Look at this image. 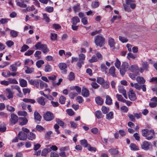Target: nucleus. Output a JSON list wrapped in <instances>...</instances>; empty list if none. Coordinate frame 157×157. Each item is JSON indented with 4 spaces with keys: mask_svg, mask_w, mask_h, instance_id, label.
<instances>
[{
    "mask_svg": "<svg viewBox=\"0 0 157 157\" xmlns=\"http://www.w3.org/2000/svg\"><path fill=\"white\" fill-rule=\"evenodd\" d=\"M142 135L145 139L148 140H151L155 137V133L154 130L147 129H142L141 130Z\"/></svg>",
    "mask_w": 157,
    "mask_h": 157,
    "instance_id": "nucleus-1",
    "label": "nucleus"
},
{
    "mask_svg": "<svg viewBox=\"0 0 157 157\" xmlns=\"http://www.w3.org/2000/svg\"><path fill=\"white\" fill-rule=\"evenodd\" d=\"M105 39L102 36L98 35L95 37V43L97 46L101 47L105 44Z\"/></svg>",
    "mask_w": 157,
    "mask_h": 157,
    "instance_id": "nucleus-2",
    "label": "nucleus"
},
{
    "mask_svg": "<svg viewBox=\"0 0 157 157\" xmlns=\"http://www.w3.org/2000/svg\"><path fill=\"white\" fill-rule=\"evenodd\" d=\"M36 49L40 50L41 49L43 52L46 54L49 51V50L46 44H42L40 42H38L35 45Z\"/></svg>",
    "mask_w": 157,
    "mask_h": 157,
    "instance_id": "nucleus-3",
    "label": "nucleus"
},
{
    "mask_svg": "<svg viewBox=\"0 0 157 157\" xmlns=\"http://www.w3.org/2000/svg\"><path fill=\"white\" fill-rule=\"evenodd\" d=\"M129 66L128 63L127 62H123L120 68V71L122 75H124L126 71L129 70Z\"/></svg>",
    "mask_w": 157,
    "mask_h": 157,
    "instance_id": "nucleus-4",
    "label": "nucleus"
},
{
    "mask_svg": "<svg viewBox=\"0 0 157 157\" xmlns=\"http://www.w3.org/2000/svg\"><path fill=\"white\" fill-rule=\"evenodd\" d=\"M43 117L44 119L47 121H51L54 118L53 114L49 111H48L44 113Z\"/></svg>",
    "mask_w": 157,
    "mask_h": 157,
    "instance_id": "nucleus-5",
    "label": "nucleus"
},
{
    "mask_svg": "<svg viewBox=\"0 0 157 157\" xmlns=\"http://www.w3.org/2000/svg\"><path fill=\"white\" fill-rule=\"evenodd\" d=\"M18 117L16 115L12 114L11 115V118L10 119V124H15L18 122Z\"/></svg>",
    "mask_w": 157,
    "mask_h": 157,
    "instance_id": "nucleus-6",
    "label": "nucleus"
},
{
    "mask_svg": "<svg viewBox=\"0 0 157 157\" xmlns=\"http://www.w3.org/2000/svg\"><path fill=\"white\" fill-rule=\"evenodd\" d=\"M150 147H152V145L150 143L147 141H144L141 145V148L145 151L149 150Z\"/></svg>",
    "mask_w": 157,
    "mask_h": 157,
    "instance_id": "nucleus-7",
    "label": "nucleus"
},
{
    "mask_svg": "<svg viewBox=\"0 0 157 157\" xmlns=\"http://www.w3.org/2000/svg\"><path fill=\"white\" fill-rule=\"evenodd\" d=\"M17 137L20 140L25 141L27 139V135L24 132L21 131L18 134Z\"/></svg>",
    "mask_w": 157,
    "mask_h": 157,
    "instance_id": "nucleus-8",
    "label": "nucleus"
},
{
    "mask_svg": "<svg viewBox=\"0 0 157 157\" xmlns=\"http://www.w3.org/2000/svg\"><path fill=\"white\" fill-rule=\"evenodd\" d=\"M128 97L130 99L131 101H135L136 99V97L134 92L133 90L132 89H130L129 90Z\"/></svg>",
    "mask_w": 157,
    "mask_h": 157,
    "instance_id": "nucleus-9",
    "label": "nucleus"
},
{
    "mask_svg": "<svg viewBox=\"0 0 157 157\" xmlns=\"http://www.w3.org/2000/svg\"><path fill=\"white\" fill-rule=\"evenodd\" d=\"M118 90L119 92L120 93L122 94L125 98H127L126 91V90L124 89L123 86L121 85H119L118 86Z\"/></svg>",
    "mask_w": 157,
    "mask_h": 157,
    "instance_id": "nucleus-10",
    "label": "nucleus"
},
{
    "mask_svg": "<svg viewBox=\"0 0 157 157\" xmlns=\"http://www.w3.org/2000/svg\"><path fill=\"white\" fill-rule=\"evenodd\" d=\"M59 67L60 69L63 71L62 73L64 74H66L67 73V71L66 70V68L67 67V65L65 63H60Z\"/></svg>",
    "mask_w": 157,
    "mask_h": 157,
    "instance_id": "nucleus-11",
    "label": "nucleus"
},
{
    "mask_svg": "<svg viewBox=\"0 0 157 157\" xmlns=\"http://www.w3.org/2000/svg\"><path fill=\"white\" fill-rule=\"evenodd\" d=\"M129 70H130L132 72H139V67L137 65H131L130 67H129Z\"/></svg>",
    "mask_w": 157,
    "mask_h": 157,
    "instance_id": "nucleus-12",
    "label": "nucleus"
},
{
    "mask_svg": "<svg viewBox=\"0 0 157 157\" xmlns=\"http://www.w3.org/2000/svg\"><path fill=\"white\" fill-rule=\"evenodd\" d=\"M19 124L21 125L26 124L28 122L27 119L25 117H19Z\"/></svg>",
    "mask_w": 157,
    "mask_h": 157,
    "instance_id": "nucleus-13",
    "label": "nucleus"
},
{
    "mask_svg": "<svg viewBox=\"0 0 157 157\" xmlns=\"http://www.w3.org/2000/svg\"><path fill=\"white\" fill-rule=\"evenodd\" d=\"M82 94L85 97H87L90 95L89 91L86 88L83 87L82 90Z\"/></svg>",
    "mask_w": 157,
    "mask_h": 157,
    "instance_id": "nucleus-14",
    "label": "nucleus"
},
{
    "mask_svg": "<svg viewBox=\"0 0 157 157\" xmlns=\"http://www.w3.org/2000/svg\"><path fill=\"white\" fill-rule=\"evenodd\" d=\"M116 69L114 66L110 68L109 70V73L113 77H116V75L115 74Z\"/></svg>",
    "mask_w": 157,
    "mask_h": 157,
    "instance_id": "nucleus-15",
    "label": "nucleus"
},
{
    "mask_svg": "<svg viewBox=\"0 0 157 157\" xmlns=\"http://www.w3.org/2000/svg\"><path fill=\"white\" fill-rule=\"evenodd\" d=\"M95 101L97 104L99 105H102L103 103L102 98L99 96L96 97Z\"/></svg>",
    "mask_w": 157,
    "mask_h": 157,
    "instance_id": "nucleus-16",
    "label": "nucleus"
},
{
    "mask_svg": "<svg viewBox=\"0 0 157 157\" xmlns=\"http://www.w3.org/2000/svg\"><path fill=\"white\" fill-rule=\"evenodd\" d=\"M19 83L20 86L22 87H26L27 86V82L23 79H20Z\"/></svg>",
    "mask_w": 157,
    "mask_h": 157,
    "instance_id": "nucleus-17",
    "label": "nucleus"
},
{
    "mask_svg": "<svg viewBox=\"0 0 157 157\" xmlns=\"http://www.w3.org/2000/svg\"><path fill=\"white\" fill-rule=\"evenodd\" d=\"M109 44L111 48H115V42L114 41V40L113 38L111 37L109 38L108 41Z\"/></svg>",
    "mask_w": 157,
    "mask_h": 157,
    "instance_id": "nucleus-18",
    "label": "nucleus"
},
{
    "mask_svg": "<svg viewBox=\"0 0 157 157\" xmlns=\"http://www.w3.org/2000/svg\"><path fill=\"white\" fill-rule=\"evenodd\" d=\"M34 118L36 121H40L41 119V117L37 111L35 112L34 113Z\"/></svg>",
    "mask_w": 157,
    "mask_h": 157,
    "instance_id": "nucleus-19",
    "label": "nucleus"
},
{
    "mask_svg": "<svg viewBox=\"0 0 157 157\" xmlns=\"http://www.w3.org/2000/svg\"><path fill=\"white\" fill-rule=\"evenodd\" d=\"M106 100L105 103L108 105H110L112 104V100L111 98L108 95H107L105 96Z\"/></svg>",
    "mask_w": 157,
    "mask_h": 157,
    "instance_id": "nucleus-20",
    "label": "nucleus"
},
{
    "mask_svg": "<svg viewBox=\"0 0 157 157\" xmlns=\"http://www.w3.org/2000/svg\"><path fill=\"white\" fill-rule=\"evenodd\" d=\"M45 98L42 97H39L37 99V102L41 105H44L45 104Z\"/></svg>",
    "mask_w": 157,
    "mask_h": 157,
    "instance_id": "nucleus-21",
    "label": "nucleus"
},
{
    "mask_svg": "<svg viewBox=\"0 0 157 157\" xmlns=\"http://www.w3.org/2000/svg\"><path fill=\"white\" fill-rule=\"evenodd\" d=\"M27 135V138L30 140H33L36 139V135L35 134L32 132H30L29 134Z\"/></svg>",
    "mask_w": 157,
    "mask_h": 157,
    "instance_id": "nucleus-22",
    "label": "nucleus"
},
{
    "mask_svg": "<svg viewBox=\"0 0 157 157\" xmlns=\"http://www.w3.org/2000/svg\"><path fill=\"white\" fill-rule=\"evenodd\" d=\"M29 82L31 85L36 87L37 88H39V83L37 80H31L29 81Z\"/></svg>",
    "mask_w": 157,
    "mask_h": 157,
    "instance_id": "nucleus-23",
    "label": "nucleus"
},
{
    "mask_svg": "<svg viewBox=\"0 0 157 157\" xmlns=\"http://www.w3.org/2000/svg\"><path fill=\"white\" fill-rule=\"evenodd\" d=\"M142 67L144 68L145 70H148L149 66V64L147 62L142 61Z\"/></svg>",
    "mask_w": 157,
    "mask_h": 157,
    "instance_id": "nucleus-24",
    "label": "nucleus"
},
{
    "mask_svg": "<svg viewBox=\"0 0 157 157\" xmlns=\"http://www.w3.org/2000/svg\"><path fill=\"white\" fill-rule=\"evenodd\" d=\"M51 151V149L50 148L44 149L42 150L41 153V155L42 156H46L48 153Z\"/></svg>",
    "mask_w": 157,
    "mask_h": 157,
    "instance_id": "nucleus-25",
    "label": "nucleus"
},
{
    "mask_svg": "<svg viewBox=\"0 0 157 157\" xmlns=\"http://www.w3.org/2000/svg\"><path fill=\"white\" fill-rule=\"evenodd\" d=\"M100 69L101 71L102 72H104L105 74H106L107 73V70L108 69V68L106 66L105 64L102 63L101 64Z\"/></svg>",
    "mask_w": 157,
    "mask_h": 157,
    "instance_id": "nucleus-26",
    "label": "nucleus"
},
{
    "mask_svg": "<svg viewBox=\"0 0 157 157\" xmlns=\"http://www.w3.org/2000/svg\"><path fill=\"white\" fill-rule=\"evenodd\" d=\"M80 22V20L78 17H75L72 18V24L74 25H76L77 23Z\"/></svg>",
    "mask_w": 157,
    "mask_h": 157,
    "instance_id": "nucleus-27",
    "label": "nucleus"
},
{
    "mask_svg": "<svg viewBox=\"0 0 157 157\" xmlns=\"http://www.w3.org/2000/svg\"><path fill=\"white\" fill-rule=\"evenodd\" d=\"M6 91L8 93V98L9 99H10L13 98V93L11 91V90L9 88H7L6 90Z\"/></svg>",
    "mask_w": 157,
    "mask_h": 157,
    "instance_id": "nucleus-28",
    "label": "nucleus"
},
{
    "mask_svg": "<svg viewBox=\"0 0 157 157\" xmlns=\"http://www.w3.org/2000/svg\"><path fill=\"white\" fill-rule=\"evenodd\" d=\"M136 80L138 83L142 84H144L145 82V80L144 78L140 76L137 77Z\"/></svg>",
    "mask_w": 157,
    "mask_h": 157,
    "instance_id": "nucleus-29",
    "label": "nucleus"
},
{
    "mask_svg": "<svg viewBox=\"0 0 157 157\" xmlns=\"http://www.w3.org/2000/svg\"><path fill=\"white\" fill-rule=\"evenodd\" d=\"M95 115L98 119H99L103 117V115L101 112L99 110H98L96 112Z\"/></svg>",
    "mask_w": 157,
    "mask_h": 157,
    "instance_id": "nucleus-30",
    "label": "nucleus"
},
{
    "mask_svg": "<svg viewBox=\"0 0 157 157\" xmlns=\"http://www.w3.org/2000/svg\"><path fill=\"white\" fill-rule=\"evenodd\" d=\"M44 63V61L42 60H39L36 63V65L37 67L39 68H40L42 65Z\"/></svg>",
    "mask_w": 157,
    "mask_h": 157,
    "instance_id": "nucleus-31",
    "label": "nucleus"
},
{
    "mask_svg": "<svg viewBox=\"0 0 157 157\" xmlns=\"http://www.w3.org/2000/svg\"><path fill=\"white\" fill-rule=\"evenodd\" d=\"M138 72L134 73V74L132 73H130L128 75L129 77L133 80H135L136 79V76L138 75Z\"/></svg>",
    "mask_w": 157,
    "mask_h": 157,
    "instance_id": "nucleus-32",
    "label": "nucleus"
},
{
    "mask_svg": "<svg viewBox=\"0 0 157 157\" xmlns=\"http://www.w3.org/2000/svg\"><path fill=\"white\" fill-rule=\"evenodd\" d=\"M112 155L117 154L118 153V150L116 149L112 148L108 151Z\"/></svg>",
    "mask_w": 157,
    "mask_h": 157,
    "instance_id": "nucleus-33",
    "label": "nucleus"
},
{
    "mask_svg": "<svg viewBox=\"0 0 157 157\" xmlns=\"http://www.w3.org/2000/svg\"><path fill=\"white\" fill-rule=\"evenodd\" d=\"M52 70V67L48 64H46L45 67L44 71L46 72H49Z\"/></svg>",
    "mask_w": 157,
    "mask_h": 157,
    "instance_id": "nucleus-34",
    "label": "nucleus"
},
{
    "mask_svg": "<svg viewBox=\"0 0 157 157\" xmlns=\"http://www.w3.org/2000/svg\"><path fill=\"white\" fill-rule=\"evenodd\" d=\"M80 142L81 144L83 145L85 147H87L89 145L88 144L87 140L85 139L81 140Z\"/></svg>",
    "mask_w": 157,
    "mask_h": 157,
    "instance_id": "nucleus-35",
    "label": "nucleus"
},
{
    "mask_svg": "<svg viewBox=\"0 0 157 157\" xmlns=\"http://www.w3.org/2000/svg\"><path fill=\"white\" fill-rule=\"evenodd\" d=\"M113 118V113L112 112H109L106 115V118L108 120H110Z\"/></svg>",
    "mask_w": 157,
    "mask_h": 157,
    "instance_id": "nucleus-36",
    "label": "nucleus"
},
{
    "mask_svg": "<svg viewBox=\"0 0 157 157\" xmlns=\"http://www.w3.org/2000/svg\"><path fill=\"white\" fill-rule=\"evenodd\" d=\"M75 78V76L74 73L72 72H70L68 76V79L70 81H71L74 80Z\"/></svg>",
    "mask_w": 157,
    "mask_h": 157,
    "instance_id": "nucleus-37",
    "label": "nucleus"
},
{
    "mask_svg": "<svg viewBox=\"0 0 157 157\" xmlns=\"http://www.w3.org/2000/svg\"><path fill=\"white\" fill-rule=\"evenodd\" d=\"M130 147L132 150L135 151L138 150V147L134 144H131L130 145Z\"/></svg>",
    "mask_w": 157,
    "mask_h": 157,
    "instance_id": "nucleus-38",
    "label": "nucleus"
},
{
    "mask_svg": "<svg viewBox=\"0 0 157 157\" xmlns=\"http://www.w3.org/2000/svg\"><path fill=\"white\" fill-rule=\"evenodd\" d=\"M73 9L74 12L76 13L80 9V5L78 4L76 6H75L73 7Z\"/></svg>",
    "mask_w": 157,
    "mask_h": 157,
    "instance_id": "nucleus-39",
    "label": "nucleus"
},
{
    "mask_svg": "<svg viewBox=\"0 0 157 157\" xmlns=\"http://www.w3.org/2000/svg\"><path fill=\"white\" fill-rule=\"evenodd\" d=\"M41 53V52L40 51H36L34 54V56L36 58V59H40L41 57L40 56H39Z\"/></svg>",
    "mask_w": 157,
    "mask_h": 157,
    "instance_id": "nucleus-40",
    "label": "nucleus"
},
{
    "mask_svg": "<svg viewBox=\"0 0 157 157\" xmlns=\"http://www.w3.org/2000/svg\"><path fill=\"white\" fill-rule=\"evenodd\" d=\"M137 57V56L136 55H134L130 52H129L128 54L127 58L128 59H129V58L134 59Z\"/></svg>",
    "mask_w": 157,
    "mask_h": 157,
    "instance_id": "nucleus-41",
    "label": "nucleus"
},
{
    "mask_svg": "<svg viewBox=\"0 0 157 157\" xmlns=\"http://www.w3.org/2000/svg\"><path fill=\"white\" fill-rule=\"evenodd\" d=\"M23 101L25 102H29L31 103H34L35 102V101L34 99L26 98L23 99Z\"/></svg>",
    "mask_w": 157,
    "mask_h": 157,
    "instance_id": "nucleus-42",
    "label": "nucleus"
},
{
    "mask_svg": "<svg viewBox=\"0 0 157 157\" xmlns=\"http://www.w3.org/2000/svg\"><path fill=\"white\" fill-rule=\"evenodd\" d=\"M109 83L107 81H105L101 85L103 88L105 89H108L109 87Z\"/></svg>",
    "mask_w": 157,
    "mask_h": 157,
    "instance_id": "nucleus-43",
    "label": "nucleus"
},
{
    "mask_svg": "<svg viewBox=\"0 0 157 157\" xmlns=\"http://www.w3.org/2000/svg\"><path fill=\"white\" fill-rule=\"evenodd\" d=\"M66 98L63 96H61L60 97L59 99V103L61 104H63L65 103Z\"/></svg>",
    "mask_w": 157,
    "mask_h": 157,
    "instance_id": "nucleus-44",
    "label": "nucleus"
},
{
    "mask_svg": "<svg viewBox=\"0 0 157 157\" xmlns=\"http://www.w3.org/2000/svg\"><path fill=\"white\" fill-rule=\"evenodd\" d=\"M105 81L104 79L102 77H99L97 78V82L101 85Z\"/></svg>",
    "mask_w": 157,
    "mask_h": 157,
    "instance_id": "nucleus-45",
    "label": "nucleus"
},
{
    "mask_svg": "<svg viewBox=\"0 0 157 157\" xmlns=\"http://www.w3.org/2000/svg\"><path fill=\"white\" fill-rule=\"evenodd\" d=\"M18 32L14 30H11L10 32L11 36L13 37H15L17 36Z\"/></svg>",
    "mask_w": 157,
    "mask_h": 157,
    "instance_id": "nucleus-46",
    "label": "nucleus"
},
{
    "mask_svg": "<svg viewBox=\"0 0 157 157\" xmlns=\"http://www.w3.org/2000/svg\"><path fill=\"white\" fill-rule=\"evenodd\" d=\"M119 38V40L123 43L126 42L128 41V39L124 37L120 36Z\"/></svg>",
    "mask_w": 157,
    "mask_h": 157,
    "instance_id": "nucleus-47",
    "label": "nucleus"
},
{
    "mask_svg": "<svg viewBox=\"0 0 157 157\" xmlns=\"http://www.w3.org/2000/svg\"><path fill=\"white\" fill-rule=\"evenodd\" d=\"M121 64V62L117 58H116V61L114 65L115 67L118 69H119Z\"/></svg>",
    "mask_w": 157,
    "mask_h": 157,
    "instance_id": "nucleus-48",
    "label": "nucleus"
},
{
    "mask_svg": "<svg viewBox=\"0 0 157 157\" xmlns=\"http://www.w3.org/2000/svg\"><path fill=\"white\" fill-rule=\"evenodd\" d=\"M17 6L22 8H26L27 7V5L24 3V2H17Z\"/></svg>",
    "mask_w": 157,
    "mask_h": 157,
    "instance_id": "nucleus-49",
    "label": "nucleus"
},
{
    "mask_svg": "<svg viewBox=\"0 0 157 157\" xmlns=\"http://www.w3.org/2000/svg\"><path fill=\"white\" fill-rule=\"evenodd\" d=\"M89 61L90 63H92L97 62L98 61V59L96 56L95 55H93L91 59H90Z\"/></svg>",
    "mask_w": 157,
    "mask_h": 157,
    "instance_id": "nucleus-50",
    "label": "nucleus"
},
{
    "mask_svg": "<svg viewBox=\"0 0 157 157\" xmlns=\"http://www.w3.org/2000/svg\"><path fill=\"white\" fill-rule=\"evenodd\" d=\"M40 85L41 89H43L44 87H48L47 84L42 81H41L40 82Z\"/></svg>",
    "mask_w": 157,
    "mask_h": 157,
    "instance_id": "nucleus-51",
    "label": "nucleus"
},
{
    "mask_svg": "<svg viewBox=\"0 0 157 157\" xmlns=\"http://www.w3.org/2000/svg\"><path fill=\"white\" fill-rule=\"evenodd\" d=\"M101 110L103 113L106 114L109 111V109L105 106H102L101 108Z\"/></svg>",
    "mask_w": 157,
    "mask_h": 157,
    "instance_id": "nucleus-52",
    "label": "nucleus"
},
{
    "mask_svg": "<svg viewBox=\"0 0 157 157\" xmlns=\"http://www.w3.org/2000/svg\"><path fill=\"white\" fill-rule=\"evenodd\" d=\"M56 122L61 126H63L64 123V122L60 120L59 119L56 118Z\"/></svg>",
    "mask_w": 157,
    "mask_h": 157,
    "instance_id": "nucleus-53",
    "label": "nucleus"
},
{
    "mask_svg": "<svg viewBox=\"0 0 157 157\" xmlns=\"http://www.w3.org/2000/svg\"><path fill=\"white\" fill-rule=\"evenodd\" d=\"M116 97L117 98V100L118 101L124 102L125 99H123V97L121 95L117 94Z\"/></svg>",
    "mask_w": 157,
    "mask_h": 157,
    "instance_id": "nucleus-54",
    "label": "nucleus"
},
{
    "mask_svg": "<svg viewBox=\"0 0 157 157\" xmlns=\"http://www.w3.org/2000/svg\"><path fill=\"white\" fill-rule=\"evenodd\" d=\"M93 51L94 52L98 59L100 60H101L102 59V56L101 54L98 52H96L95 50H94Z\"/></svg>",
    "mask_w": 157,
    "mask_h": 157,
    "instance_id": "nucleus-55",
    "label": "nucleus"
},
{
    "mask_svg": "<svg viewBox=\"0 0 157 157\" xmlns=\"http://www.w3.org/2000/svg\"><path fill=\"white\" fill-rule=\"evenodd\" d=\"M34 68L33 67L29 68L28 69L25 71V72L26 74H29L32 73L34 71Z\"/></svg>",
    "mask_w": 157,
    "mask_h": 157,
    "instance_id": "nucleus-56",
    "label": "nucleus"
},
{
    "mask_svg": "<svg viewBox=\"0 0 157 157\" xmlns=\"http://www.w3.org/2000/svg\"><path fill=\"white\" fill-rule=\"evenodd\" d=\"M29 47L25 44H24L23 46L22 47L21 51L23 52L26 51L29 48Z\"/></svg>",
    "mask_w": 157,
    "mask_h": 157,
    "instance_id": "nucleus-57",
    "label": "nucleus"
},
{
    "mask_svg": "<svg viewBox=\"0 0 157 157\" xmlns=\"http://www.w3.org/2000/svg\"><path fill=\"white\" fill-rule=\"evenodd\" d=\"M66 112L69 116H72L74 114V112L71 109H67Z\"/></svg>",
    "mask_w": 157,
    "mask_h": 157,
    "instance_id": "nucleus-58",
    "label": "nucleus"
},
{
    "mask_svg": "<svg viewBox=\"0 0 157 157\" xmlns=\"http://www.w3.org/2000/svg\"><path fill=\"white\" fill-rule=\"evenodd\" d=\"M57 34L55 33H51V38L52 40H56L57 38Z\"/></svg>",
    "mask_w": 157,
    "mask_h": 157,
    "instance_id": "nucleus-59",
    "label": "nucleus"
},
{
    "mask_svg": "<svg viewBox=\"0 0 157 157\" xmlns=\"http://www.w3.org/2000/svg\"><path fill=\"white\" fill-rule=\"evenodd\" d=\"M8 81L9 84H17L18 83L17 81L15 79H14L9 78Z\"/></svg>",
    "mask_w": 157,
    "mask_h": 157,
    "instance_id": "nucleus-60",
    "label": "nucleus"
},
{
    "mask_svg": "<svg viewBox=\"0 0 157 157\" xmlns=\"http://www.w3.org/2000/svg\"><path fill=\"white\" fill-rule=\"evenodd\" d=\"M14 42L11 40H8L6 42V44L8 47H11L14 44Z\"/></svg>",
    "mask_w": 157,
    "mask_h": 157,
    "instance_id": "nucleus-61",
    "label": "nucleus"
},
{
    "mask_svg": "<svg viewBox=\"0 0 157 157\" xmlns=\"http://www.w3.org/2000/svg\"><path fill=\"white\" fill-rule=\"evenodd\" d=\"M45 10L47 12L51 13L53 11V8L52 7L47 6L45 8Z\"/></svg>",
    "mask_w": 157,
    "mask_h": 157,
    "instance_id": "nucleus-62",
    "label": "nucleus"
},
{
    "mask_svg": "<svg viewBox=\"0 0 157 157\" xmlns=\"http://www.w3.org/2000/svg\"><path fill=\"white\" fill-rule=\"evenodd\" d=\"M78 94L76 93L71 92L69 94V96L71 99H73Z\"/></svg>",
    "mask_w": 157,
    "mask_h": 157,
    "instance_id": "nucleus-63",
    "label": "nucleus"
},
{
    "mask_svg": "<svg viewBox=\"0 0 157 157\" xmlns=\"http://www.w3.org/2000/svg\"><path fill=\"white\" fill-rule=\"evenodd\" d=\"M59 156L58 154L54 151L51 152L50 153V157H59Z\"/></svg>",
    "mask_w": 157,
    "mask_h": 157,
    "instance_id": "nucleus-64",
    "label": "nucleus"
}]
</instances>
